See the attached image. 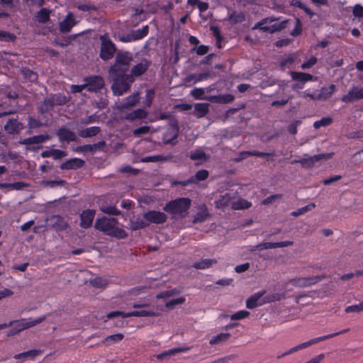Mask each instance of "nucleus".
<instances>
[{"label": "nucleus", "instance_id": "nucleus-1", "mask_svg": "<svg viewBox=\"0 0 363 363\" xmlns=\"http://www.w3.org/2000/svg\"><path fill=\"white\" fill-rule=\"evenodd\" d=\"M95 228L108 235L118 238H123L126 236L125 232L116 226V220L115 218L103 217L102 218L97 219L95 223Z\"/></svg>", "mask_w": 363, "mask_h": 363}, {"label": "nucleus", "instance_id": "nucleus-2", "mask_svg": "<svg viewBox=\"0 0 363 363\" xmlns=\"http://www.w3.org/2000/svg\"><path fill=\"white\" fill-rule=\"evenodd\" d=\"M133 60L132 55L128 52H119L116 54L114 64L109 69L110 74H125Z\"/></svg>", "mask_w": 363, "mask_h": 363}, {"label": "nucleus", "instance_id": "nucleus-3", "mask_svg": "<svg viewBox=\"0 0 363 363\" xmlns=\"http://www.w3.org/2000/svg\"><path fill=\"white\" fill-rule=\"evenodd\" d=\"M191 205V200L188 198H180L170 201L166 204L164 210L171 214L184 216Z\"/></svg>", "mask_w": 363, "mask_h": 363}, {"label": "nucleus", "instance_id": "nucleus-4", "mask_svg": "<svg viewBox=\"0 0 363 363\" xmlns=\"http://www.w3.org/2000/svg\"><path fill=\"white\" fill-rule=\"evenodd\" d=\"M110 75L115 77L111 88L113 94L117 96H121L126 92L133 82L130 76L125 74Z\"/></svg>", "mask_w": 363, "mask_h": 363}, {"label": "nucleus", "instance_id": "nucleus-5", "mask_svg": "<svg viewBox=\"0 0 363 363\" xmlns=\"http://www.w3.org/2000/svg\"><path fill=\"white\" fill-rule=\"evenodd\" d=\"M178 291L176 289L166 291L164 292L160 293L157 295L156 298L157 300L162 299L163 301L162 303L158 304L157 306V309L160 312L163 310L164 306L172 308L173 306L176 305H181L185 302L184 297H179L177 298L172 299L171 301H168L167 298L177 294Z\"/></svg>", "mask_w": 363, "mask_h": 363}, {"label": "nucleus", "instance_id": "nucleus-6", "mask_svg": "<svg viewBox=\"0 0 363 363\" xmlns=\"http://www.w3.org/2000/svg\"><path fill=\"white\" fill-rule=\"evenodd\" d=\"M43 320V318H39L37 319H21L16 321L11 322V325L9 327H12L11 330L9 333V335H14L17 333H19L26 328L33 327L36 325L37 324L41 323Z\"/></svg>", "mask_w": 363, "mask_h": 363}, {"label": "nucleus", "instance_id": "nucleus-7", "mask_svg": "<svg viewBox=\"0 0 363 363\" xmlns=\"http://www.w3.org/2000/svg\"><path fill=\"white\" fill-rule=\"evenodd\" d=\"M284 27V23H279L275 19L265 18L257 23L253 28L272 33L281 30Z\"/></svg>", "mask_w": 363, "mask_h": 363}, {"label": "nucleus", "instance_id": "nucleus-8", "mask_svg": "<svg viewBox=\"0 0 363 363\" xmlns=\"http://www.w3.org/2000/svg\"><path fill=\"white\" fill-rule=\"evenodd\" d=\"M100 57L103 60H108L113 57L116 52L114 44L105 35L101 37Z\"/></svg>", "mask_w": 363, "mask_h": 363}, {"label": "nucleus", "instance_id": "nucleus-9", "mask_svg": "<svg viewBox=\"0 0 363 363\" xmlns=\"http://www.w3.org/2000/svg\"><path fill=\"white\" fill-rule=\"evenodd\" d=\"M317 277H298L289 280L286 283L285 288L288 291L293 290L294 287H305L316 283Z\"/></svg>", "mask_w": 363, "mask_h": 363}, {"label": "nucleus", "instance_id": "nucleus-10", "mask_svg": "<svg viewBox=\"0 0 363 363\" xmlns=\"http://www.w3.org/2000/svg\"><path fill=\"white\" fill-rule=\"evenodd\" d=\"M361 99H363V88L355 86L342 98V101L345 103H350Z\"/></svg>", "mask_w": 363, "mask_h": 363}, {"label": "nucleus", "instance_id": "nucleus-11", "mask_svg": "<svg viewBox=\"0 0 363 363\" xmlns=\"http://www.w3.org/2000/svg\"><path fill=\"white\" fill-rule=\"evenodd\" d=\"M77 24L74 15L72 13H68L65 19L60 23V30L62 33L69 32L72 28Z\"/></svg>", "mask_w": 363, "mask_h": 363}, {"label": "nucleus", "instance_id": "nucleus-12", "mask_svg": "<svg viewBox=\"0 0 363 363\" xmlns=\"http://www.w3.org/2000/svg\"><path fill=\"white\" fill-rule=\"evenodd\" d=\"M264 291H259L251 296L246 301V306L248 308H255L264 304L266 301L262 298Z\"/></svg>", "mask_w": 363, "mask_h": 363}, {"label": "nucleus", "instance_id": "nucleus-13", "mask_svg": "<svg viewBox=\"0 0 363 363\" xmlns=\"http://www.w3.org/2000/svg\"><path fill=\"white\" fill-rule=\"evenodd\" d=\"M86 86L89 91H97L103 87L104 79L97 76L91 77L86 79Z\"/></svg>", "mask_w": 363, "mask_h": 363}, {"label": "nucleus", "instance_id": "nucleus-14", "mask_svg": "<svg viewBox=\"0 0 363 363\" xmlns=\"http://www.w3.org/2000/svg\"><path fill=\"white\" fill-rule=\"evenodd\" d=\"M146 217L149 223H152L155 224L163 223L167 220V216L162 212L150 211L146 213Z\"/></svg>", "mask_w": 363, "mask_h": 363}, {"label": "nucleus", "instance_id": "nucleus-15", "mask_svg": "<svg viewBox=\"0 0 363 363\" xmlns=\"http://www.w3.org/2000/svg\"><path fill=\"white\" fill-rule=\"evenodd\" d=\"M95 211L93 210L84 211L81 214V226L84 228L90 227L92 224Z\"/></svg>", "mask_w": 363, "mask_h": 363}, {"label": "nucleus", "instance_id": "nucleus-16", "mask_svg": "<svg viewBox=\"0 0 363 363\" xmlns=\"http://www.w3.org/2000/svg\"><path fill=\"white\" fill-rule=\"evenodd\" d=\"M160 311L157 309V311H154L152 310H139V311H133L131 312L127 313L125 315L126 317H131V316H135V317H147V316H157L160 315Z\"/></svg>", "mask_w": 363, "mask_h": 363}, {"label": "nucleus", "instance_id": "nucleus-17", "mask_svg": "<svg viewBox=\"0 0 363 363\" xmlns=\"http://www.w3.org/2000/svg\"><path fill=\"white\" fill-rule=\"evenodd\" d=\"M149 224V221L146 217V213H144L143 215L137 217L135 220H131L130 228L133 230H137L143 228Z\"/></svg>", "mask_w": 363, "mask_h": 363}, {"label": "nucleus", "instance_id": "nucleus-18", "mask_svg": "<svg viewBox=\"0 0 363 363\" xmlns=\"http://www.w3.org/2000/svg\"><path fill=\"white\" fill-rule=\"evenodd\" d=\"M4 128L8 133L13 134L18 133L23 128V126L17 120L11 119L7 121Z\"/></svg>", "mask_w": 363, "mask_h": 363}, {"label": "nucleus", "instance_id": "nucleus-19", "mask_svg": "<svg viewBox=\"0 0 363 363\" xmlns=\"http://www.w3.org/2000/svg\"><path fill=\"white\" fill-rule=\"evenodd\" d=\"M84 161L79 158H73L63 162L60 165L62 169H72L81 167L84 164Z\"/></svg>", "mask_w": 363, "mask_h": 363}, {"label": "nucleus", "instance_id": "nucleus-20", "mask_svg": "<svg viewBox=\"0 0 363 363\" xmlns=\"http://www.w3.org/2000/svg\"><path fill=\"white\" fill-rule=\"evenodd\" d=\"M331 157V154H321L318 155H314L308 158L301 159L298 162H300L303 166H311L315 162L320 159H328Z\"/></svg>", "mask_w": 363, "mask_h": 363}, {"label": "nucleus", "instance_id": "nucleus-21", "mask_svg": "<svg viewBox=\"0 0 363 363\" xmlns=\"http://www.w3.org/2000/svg\"><path fill=\"white\" fill-rule=\"evenodd\" d=\"M57 134H58L60 140H61V141L65 140L67 142H70V141H74L77 139L76 134L74 132H72L65 128H60Z\"/></svg>", "mask_w": 363, "mask_h": 363}, {"label": "nucleus", "instance_id": "nucleus-22", "mask_svg": "<svg viewBox=\"0 0 363 363\" xmlns=\"http://www.w3.org/2000/svg\"><path fill=\"white\" fill-rule=\"evenodd\" d=\"M208 176V172L206 170L199 171L194 177H191L187 181L179 182L182 186H187L191 183H194L206 179Z\"/></svg>", "mask_w": 363, "mask_h": 363}, {"label": "nucleus", "instance_id": "nucleus-23", "mask_svg": "<svg viewBox=\"0 0 363 363\" xmlns=\"http://www.w3.org/2000/svg\"><path fill=\"white\" fill-rule=\"evenodd\" d=\"M148 67L149 63L147 62V61H142L141 62L138 63L133 67V69H131L130 77H132L140 76L147 69Z\"/></svg>", "mask_w": 363, "mask_h": 363}, {"label": "nucleus", "instance_id": "nucleus-24", "mask_svg": "<svg viewBox=\"0 0 363 363\" xmlns=\"http://www.w3.org/2000/svg\"><path fill=\"white\" fill-rule=\"evenodd\" d=\"M41 156L43 157H52L55 160L60 159L63 157L66 156L65 152L57 150V149H50L43 151L41 153Z\"/></svg>", "mask_w": 363, "mask_h": 363}, {"label": "nucleus", "instance_id": "nucleus-25", "mask_svg": "<svg viewBox=\"0 0 363 363\" xmlns=\"http://www.w3.org/2000/svg\"><path fill=\"white\" fill-rule=\"evenodd\" d=\"M190 158L196 161L198 164L202 163L208 160V156L201 149H196L190 153Z\"/></svg>", "mask_w": 363, "mask_h": 363}, {"label": "nucleus", "instance_id": "nucleus-26", "mask_svg": "<svg viewBox=\"0 0 363 363\" xmlns=\"http://www.w3.org/2000/svg\"><path fill=\"white\" fill-rule=\"evenodd\" d=\"M336 87L334 84H331L329 86L323 87L320 93L318 94L319 100H325L330 97L333 94L335 91Z\"/></svg>", "mask_w": 363, "mask_h": 363}, {"label": "nucleus", "instance_id": "nucleus-27", "mask_svg": "<svg viewBox=\"0 0 363 363\" xmlns=\"http://www.w3.org/2000/svg\"><path fill=\"white\" fill-rule=\"evenodd\" d=\"M330 335H323V336H320V337H315V338H313V339H311L306 342H302L301 344H298V349L299 350H303V349H306L314 344H316V343H318L319 342H321V341H324L325 340H328L329 339V337Z\"/></svg>", "mask_w": 363, "mask_h": 363}, {"label": "nucleus", "instance_id": "nucleus-28", "mask_svg": "<svg viewBox=\"0 0 363 363\" xmlns=\"http://www.w3.org/2000/svg\"><path fill=\"white\" fill-rule=\"evenodd\" d=\"M233 202V198L230 194H225L220 196V198L216 201V206L218 208H223L225 206H230L232 207V203Z\"/></svg>", "mask_w": 363, "mask_h": 363}, {"label": "nucleus", "instance_id": "nucleus-29", "mask_svg": "<svg viewBox=\"0 0 363 363\" xmlns=\"http://www.w3.org/2000/svg\"><path fill=\"white\" fill-rule=\"evenodd\" d=\"M209 104L207 103H198L194 105V114L199 117L204 116L208 111Z\"/></svg>", "mask_w": 363, "mask_h": 363}, {"label": "nucleus", "instance_id": "nucleus-30", "mask_svg": "<svg viewBox=\"0 0 363 363\" xmlns=\"http://www.w3.org/2000/svg\"><path fill=\"white\" fill-rule=\"evenodd\" d=\"M190 347H180L177 348H173L171 350H169L162 354H160L157 355V359H163L167 356H172L174 355L175 354L179 353V352H185L189 350H190Z\"/></svg>", "mask_w": 363, "mask_h": 363}, {"label": "nucleus", "instance_id": "nucleus-31", "mask_svg": "<svg viewBox=\"0 0 363 363\" xmlns=\"http://www.w3.org/2000/svg\"><path fill=\"white\" fill-rule=\"evenodd\" d=\"M190 94L196 100H209L212 101L211 96H205V89L203 88H196L191 91Z\"/></svg>", "mask_w": 363, "mask_h": 363}, {"label": "nucleus", "instance_id": "nucleus-32", "mask_svg": "<svg viewBox=\"0 0 363 363\" xmlns=\"http://www.w3.org/2000/svg\"><path fill=\"white\" fill-rule=\"evenodd\" d=\"M50 136L48 135H40L33 136L27 139H25L23 141L24 144H39L45 143V141L50 139Z\"/></svg>", "mask_w": 363, "mask_h": 363}, {"label": "nucleus", "instance_id": "nucleus-33", "mask_svg": "<svg viewBox=\"0 0 363 363\" xmlns=\"http://www.w3.org/2000/svg\"><path fill=\"white\" fill-rule=\"evenodd\" d=\"M41 353L40 350H29L25 352H22L18 354H16L14 356V358L16 359H33L35 357L39 355Z\"/></svg>", "mask_w": 363, "mask_h": 363}, {"label": "nucleus", "instance_id": "nucleus-34", "mask_svg": "<svg viewBox=\"0 0 363 363\" xmlns=\"http://www.w3.org/2000/svg\"><path fill=\"white\" fill-rule=\"evenodd\" d=\"M216 263V261L213 259H204L201 261L196 262L194 264V267L199 269H206Z\"/></svg>", "mask_w": 363, "mask_h": 363}, {"label": "nucleus", "instance_id": "nucleus-35", "mask_svg": "<svg viewBox=\"0 0 363 363\" xmlns=\"http://www.w3.org/2000/svg\"><path fill=\"white\" fill-rule=\"evenodd\" d=\"M291 75L294 79L299 81L303 83L308 81H311L313 79V77L311 74L303 72H292L291 73Z\"/></svg>", "mask_w": 363, "mask_h": 363}, {"label": "nucleus", "instance_id": "nucleus-36", "mask_svg": "<svg viewBox=\"0 0 363 363\" xmlns=\"http://www.w3.org/2000/svg\"><path fill=\"white\" fill-rule=\"evenodd\" d=\"M100 132V128L97 126L87 128L81 130L79 135L82 138H89L97 135Z\"/></svg>", "mask_w": 363, "mask_h": 363}, {"label": "nucleus", "instance_id": "nucleus-37", "mask_svg": "<svg viewBox=\"0 0 363 363\" xmlns=\"http://www.w3.org/2000/svg\"><path fill=\"white\" fill-rule=\"evenodd\" d=\"M230 337V334L228 333H220L218 335L213 337L210 341V345H216L222 342H226L229 337Z\"/></svg>", "mask_w": 363, "mask_h": 363}, {"label": "nucleus", "instance_id": "nucleus-38", "mask_svg": "<svg viewBox=\"0 0 363 363\" xmlns=\"http://www.w3.org/2000/svg\"><path fill=\"white\" fill-rule=\"evenodd\" d=\"M147 113L142 108L137 109L132 111L126 116L128 120L134 121L136 119H142L145 118Z\"/></svg>", "mask_w": 363, "mask_h": 363}, {"label": "nucleus", "instance_id": "nucleus-39", "mask_svg": "<svg viewBox=\"0 0 363 363\" xmlns=\"http://www.w3.org/2000/svg\"><path fill=\"white\" fill-rule=\"evenodd\" d=\"M199 212L194 216V222H202L208 216L207 208L205 205L199 207Z\"/></svg>", "mask_w": 363, "mask_h": 363}, {"label": "nucleus", "instance_id": "nucleus-40", "mask_svg": "<svg viewBox=\"0 0 363 363\" xmlns=\"http://www.w3.org/2000/svg\"><path fill=\"white\" fill-rule=\"evenodd\" d=\"M149 28L147 26H143L142 28L138 29L131 33L133 40H138L143 38L148 33Z\"/></svg>", "mask_w": 363, "mask_h": 363}, {"label": "nucleus", "instance_id": "nucleus-41", "mask_svg": "<svg viewBox=\"0 0 363 363\" xmlns=\"http://www.w3.org/2000/svg\"><path fill=\"white\" fill-rule=\"evenodd\" d=\"M250 206L251 203L243 199H239L232 203V208L233 209H246Z\"/></svg>", "mask_w": 363, "mask_h": 363}, {"label": "nucleus", "instance_id": "nucleus-42", "mask_svg": "<svg viewBox=\"0 0 363 363\" xmlns=\"http://www.w3.org/2000/svg\"><path fill=\"white\" fill-rule=\"evenodd\" d=\"M177 135V129L175 127H170L167 130V133L163 138V140L165 143H169L174 140Z\"/></svg>", "mask_w": 363, "mask_h": 363}, {"label": "nucleus", "instance_id": "nucleus-43", "mask_svg": "<svg viewBox=\"0 0 363 363\" xmlns=\"http://www.w3.org/2000/svg\"><path fill=\"white\" fill-rule=\"evenodd\" d=\"M123 335L121 333L111 335L106 337L104 339V343L106 345H111L114 343L121 341L123 340Z\"/></svg>", "mask_w": 363, "mask_h": 363}, {"label": "nucleus", "instance_id": "nucleus-44", "mask_svg": "<svg viewBox=\"0 0 363 363\" xmlns=\"http://www.w3.org/2000/svg\"><path fill=\"white\" fill-rule=\"evenodd\" d=\"M228 20L233 24L241 23L245 20V14L242 12L235 11L229 16Z\"/></svg>", "mask_w": 363, "mask_h": 363}, {"label": "nucleus", "instance_id": "nucleus-45", "mask_svg": "<svg viewBox=\"0 0 363 363\" xmlns=\"http://www.w3.org/2000/svg\"><path fill=\"white\" fill-rule=\"evenodd\" d=\"M91 284L99 289L105 288L107 286V280L101 277H95L90 281Z\"/></svg>", "mask_w": 363, "mask_h": 363}, {"label": "nucleus", "instance_id": "nucleus-46", "mask_svg": "<svg viewBox=\"0 0 363 363\" xmlns=\"http://www.w3.org/2000/svg\"><path fill=\"white\" fill-rule=\"evenodd\" d=\"M139 101V96L138 94H134L133 95L129 96L125 102L122 105V108H128L130 106H133L137 104V102Z\"/></svg>", "mask_w": 363, "mask_h": 363}, {"label": "nucleus", "instance_id": "nucleus-47", "mask_svg": "<svg viewBox=\"0 0 363 363\" xmlns=\"http://www.w3.org/2000/svg\"><path fill=\"white\" fill-rule=\"evenodd\" d=\"M211 99L212 101L214 102L229 103L234 99V96L232 94H228L219 96H211Z\"/></svg>", "mask_w": 363, "mask_h": 363}, {"label": "nucleus", "instance_id": "nucleus-48", "mask_svg": "<svg viewBox=\"0 0 363 363\" xmlns=\"http://www.w3.org/2000/svg\"><path fill=\"white\" fill-rule=\"evenodd\" d=\"M333 122V119L330 117H324L319 121H316L313 123V127L315 129L320 128V127H325L330 125Z\"/></svg>", "mask_w": 363, "mask_h": 363}, {"label": "nucleus", "instance_id": "nucleus-49", "mask_svg": "<svg viewBox=\"0 0 363 363\" xmlns=\"http://www.w3.org/2000/svg\"><path fill=\"white\" fill-rule=\"evenodd\" d=\"M167 160V157L161 155H157L154 156L145 157L141 159V161L143 162H156L159 161H166Z\"/></svg>", "mask_w": 363, "mask_h": 363}, {"label": "nucleus", "instance_id": "nucleus-50", "mask_svg": "<svg viewBox=\"0 0 363 363\" xmlns=\"http://www.w3.org/2000/svg\"><path fill=\"white\" fill-rule=\"evenodd\" d=\"M50 11L46 9H42L36 15L38 21L45 23L49 20Z\"/></svg>", "mask_w": 363, "mask_h": 363}, {"label": "nucleus", "instance_id": "nucleus-51", "mask_svg": "<svg viewBox=\"0 0 363 363\" xmlns=\"http://www.w3.org/2000/svg\"><path fill=\"white\" fill-rule=\"evenodd\" d=\"M49 101L52 105H62L67 102V98L65 96H53Z\"/></svg>", "mask_w": 363, "mask_h": 363}, {"label": "nucleus", "instance_id": "nucleus-52", "mask_svg": "<svg viewBox=\"0 0 363 363\" xmlns=\"http://www.w3.org/2000/svg\"><path fill=\"white\" fill-rule=\"evenodd\" d=\"M315 206L314 203H309L308 205H306L302 208H298L297 211H294L292 213V215L297 216L303 214L308 211L313 210L315 208Z\"/></svg>", "mask_w": 363, "mask_h": 363}, {"label": "nucleus", "instance_id": "nucleus-53", "mask_svg": "<svg viewBox=\"0 0 363 363\" xmlns=\"http://www.w3.org/2000/svg\"><path fill=\"white\" fill-rule=\"evenodd\" d=\"M249 315H250V313L247 311L242 310V311H238V312L235 313L234 314H233L230 316V319L233 320H242V319L247 318Z\"/></svg>", "mask_w": 363, "mask_h": 363}, {"label": "nucleus", "instance_id": "nucleus-54", "mask_svg": "<svg viewBox=\"0 0 363 363\" xmlns=\"http://www.w3.org/2000/svg\"><path fill=\"white\" fill-rule=\"evenodd\" d=\"M257 250H263L267 249H274L277 248V242H265L259 243L257 247Z\"/></svg>", "mask_w": 363, "mask_h": 363}, {"label": "nucleus", "instance_id": "nucleus-55", "mask_svg": "<svg viewBox=\"0 0 363 363\" xmlns=\"http://www.w3.org/2000/svg\"><path fill=\"white\" fill-rule=\"evenodd\" d=\"M360 311H363L362 301L361 303H359V304L350 306L345 308L346 313H354V312L358 313Z\"/></svg>", "mask_w": 363, "mask_h": 363}, {"label": "nucleus", "instance_id": "nucleus-56", "mask_svg": "<svg viewBox=\"0 0 363 363\" xmlns=\"http://www.w3.org/2000/svg\"><path fill=\"white\" fill-rule=\"evenodd\" d=\"M101 211L105 213L111 214V215H118L119 214V211L116 208L115 206H101Z\"/></svg>", "mask_w": 363, "mask_h": 363}, {"label": "nucleus", "instance_id": "nucleus-57", "mask_svg": "<svg viewBox=\"0 0 363 363\" xmlns=\"http://www.w3.org/2000/svg\"><path fill=\"white\" fill-rule=\"evenodd\" d=\"M295 58H296V55H291L288 56L286 59L283 60L281 62V66L282 67H288V66L291 65V64H293L294 62Z\"/></svg>", "mask_w": 363, "mask_h": 363}, {"label": "nucleus", "instance_id": "nucleus-58", "mask_svg": "<svg viewBox=\"0 0 363 363\" xmlns=\"http://www.w3.org/2000/svg\"><path fill=\"white\" fill-rule=\"evenodd\" d=\"M150 131V128L148 126H143L139 128L135 129L133 130V134L135 136H140L142 135H145L148 133Z\"/></svg>", "mask_w": 363, "mask_h": 363}, {"label": "nucleus", "instance_id": "nucleus-59", "mask_svg": "<svg viewBox=\"0 0 363 363\" xmlns=\"http://www.w3.org/2000/svg\"><path fill=\"white\" fill-rule=\"evenodd\" d=\"M15 37L6 32H3L0 30V40L4 41H13L14 40Z\"/></svg>", "mask_w": 363, "mask_h": 363}, {"label": "nucleus", "instance_id": "nucleus-60", "mask_svg": "<svg viewBox=\"0 0 363 363\" xmlns=\"http://www.w3.org/2000/svg\"><path fill=\"white\" fill-rule=\"evenodd\" d=\"M353 14L355 17L362 18L363 17V6L359 4L354 6L353 9Z\"/></svg>", "mask_w": 363, "mask_h": 363}, {"label": "nucleus", "instance_id": "nucleus-61", "mask_svg": "<svg viewBox=\"0 0 363 363\" xmlns=\"http://www.w3.org/2000/svg\"><path fill=\"white\" fill-rule=\"evenodd\" d=\"M317 62V59L314 57H312L310 58L308 61L305 62L301 65V68L305 69L310 68L311 67L313 66Z\"/></svg>", "mask_w": 363, "mask_h": 363}, {"label": "nucleus", "instance_id": "nucleus-62", "mask_svg": "<svg viewBox=\"0 0 363 363\" xmlns=\"http://www.w3.org/2000/svg\"><path fill=\"white\" fill-rule=\"evenodd\" d=\"M250 268V264L248 262L242 264L237 265L235 267V271L237 273H242L246 272Z\"/></svg>", "mask_w": 363, "mask_h": 363}, {"label": "nucleus", "instance_id": "nucleus-63", "mask_svg": "<svg viewBox=\"0 0 363 363\" xmlns=\"http://www.w3.org/2000/svg\"><path fill=\"white\" fill-rule=\"evenodd\" d=\"M23 74L25 76L26 78H28L29 81L30 82H33L35 80H36L37 79V76L35 74V73L33 72L32 71L30 70H23Z\"/></svg>", "mask_w": 363, "mask_h": 363}, {"label": "nucleus", "instance_id": "nucleus-64", "mask_svg": "<svg viewBox=\"0 0 363 363\" xmlns=\"http://www.w3.org/2000/svg\"><path fill=\"white\" fill-rule=\"evenodd\" d=\"M301 124V121H296L291 123L288 127V130L291 134H295L297 132L296 128Z\"/></svg>", "mask_w": 363, "mask_h": 363}]
</instances>
